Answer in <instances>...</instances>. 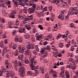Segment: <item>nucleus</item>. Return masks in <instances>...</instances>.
Instances as JSON below:
<instances>
[{"label": "nucleus", "instance_id": "nucleus-49", "mask_svg": "<svg viewBox=\"0 0 78 78\" xmlns=\"http://www.w3.org/2000/svg\"><path fill=\"white\" fill-rule=\"evenodd\" d=\"M75 58H76V63H78V56L77 55H75Z\"/></svg>", "mask_w": 78, "mask_h": 78}, {"label": "nucleus", "instance_id": "nucleus-59", "mask_svg": "<svg viewBox=\"0 0 78 78\" xmlns=\"http://www.w3.org/2000/svg\"><path fill=\"white\" fill-rule=\"evenodd\" d=\"M57 73H54L53 75V78H55V77H56V75H57Z\"/></svg>", "mask_w": 78, "mask_h": 78}, {"label": "nucleus", "instance_id": "nucleus-15", "mask_svg": "<svg viewBox=\"0 0 78 78\" xmlns=\"http://www.w3.org/2000/svg\"><path fill=\"white\" fill-rule=\"evenodd\" d=\"M24 37L26 39H29L30 37V35L26 33L24 35Z\"/></svg>", "mask_w": 78, "mask_h": 78}, {"label": "nucleus", "instance_id": "nucleus-33", "mask_svg": "<svg viewBox=\"0 0 78 78\" xmlns=\"http://www.w3.org/2000/svg\"><path fill=\"white\" fill-rule=\"evenodd\" d=\"M25 63L27 64L29 63V60L27 58H25L24 59Z\"/></svg>", "mask_w": 78, "mask_h": 78}, {"label": "nucleus", "instance_id": "nucleus-36", "mask_svg": "<svg viewBox=\"0 0 78 78\" xmlns=\"http://www.w3.org/2000/svg\"><path fill=\"white\" fill-rule=\"evenodd\" d=\"M28 74L31 75H33V74H34V73H33L32 71H30L28 72Z\"/></svg>", "mask_w": 78, "mask_h": 78}, {"label": "nucleus", "instance_id": "nucleus-48", "mask_svg": "<svg viewBox=\"0 0 78 78\" xmlns=\"http://www.w3.org/2000/svg\"><path fill=\"white\" fill-rule=\"evenodd\" d=\"M62 17V14H60L58 16V19H61V18Z\"/></svg>", "mask_w": 78, "mask_h": 78}, {"label": "nucleus", "instance_id": "nucleus-57", "mask_svg": "<svg viewBox=\"0 0 78 78\" xmlns=\"http://www.w3.org/2000/svg\"><path fill=\"white\" fill-rule=\"evenodd\" d=\"M19 40V38L17 37H16V38L15 39V42H17L18 40Z\"/></svg>", "mask_w": 78, "mask_h": 78}, {"label": "nucleus", "instance_id": "nucleus-8", "mask_svg": "<svg viewBox=\"0 0 78 78\" xmlns=\"http://www.w3.org/2000/svg\"><path fill=\"white\" fill-rule=\"evenodd\" d=\"M30 67L31 69H32V70H35V73L34 74H36V75H37L38 74V71H37V69H36V68L35 67V66H34L33 64H32L30 65Z\"/></svg>", "mask_w": 78, "mask_h": 78}, {"label": "nucleus", "instance_id": "nucleus-12", "mask_svg": "<svg viewBox=\"0 0 78 78\" xmlns=\"http://www.w3.org/2000/svg\"><path fill=\"white\" fill-rule=\"evenodd\" d=\"M28 11L29 13L31 14L32 13H34V11H35V9L32 8H29L28 9Z\"/></svg>", "mask_w": 78, "mask_h": 78}, {"label": "nucleus", "instance_id": "nucleus-37", "mask_svg": "<svg viewBox=\"0 0 78 78\" xmlns=\"http://www.w3.org/2000/svg\"><path fill=\"white\" fill-rule=\"evenodd\" d=\"M0 47L1 48H3L4 47V45H3V41H1L0 44Z\"/></svg>", "mask_w": 78, "mask_h": 78}, {"label": "nucleus", "instance_id": "nucleus-19", "mask_svg": "<svg viewBox=\"0 0 78 78\" xmlns=\"http://www.w3.org/2000/svg\"><path fill=\"white\" fill-rule=\"evenodd\" d=\"M24 27H26V29L28 30H30L31 29V26L28 24H25Z\"/></svg>", "mask_w": 78, "mask_h": 78}, {"label": "nucleus", "instance_id": "nucleus-55", "mask_svg": "<svg viewBox=\"0 0 78 78\" xmlns=\"http://www.w3.org/2000/svg\"><path fill=\"white\" fill-rule=\"evenodd\" d=\"M9 77V73H6V78H8Z\"/></svg>", "mask_w": 78, "mask_h": 78}, {"label": "nucleus", "instance_id": "nucleus-40", "mask_svg": "<svg viewBox=\"0 0 78 78\" xmlns=\"http://www.w3.org/2000/svg\"><path fill=\"white\" fill-rule=\"evenodd\" d=\"M18 65L19 67H22V66H23V64L20 62H18Z\"/></svg>", "mask_w": 78, "mask_h": 78}, {"label": "nucleus", "instance_id": "nucleus-53", "mask_svg": "<svg viewBox=\"0 0 78 78\" xmlns=\"http://www.w3.org/2000/svg\"><path fill=\"white\" fill-rule=\"evenodd\" d=\"M40 10V6L37 5V11H39Z\"/></svg>", "mask_w": 78, "mask_h": 78}, {"label": "nucleus", "instance_id": "nucleus-25", "mask_svg": "<svg viewBox=\"0 0 78 78\" xmlns=\"http://www.w3.org/2000/svg\"><path fill=\"white\" fill-rule=\"evenodd\" d=\"M46 54H43L42 55V56L43 57V58H45V57H47V56L48 55V52H47V51H46Z\"/></svg>", "mask_w": 78, "mask_h": 78}, {"label": "nucleus", "instance_id": "nucleus-38", "mask_svg": "<svg viewBox=\"0 0 78 78\" xmlns=\"http://www.w3.org/2000/svg\"><path fill=\"white\" fill-rule=\"evenodd\" d=\"M72 67V63H70V65H67L66 66V68H70V67Z\"/></svg>", "mask_w": 78, "mask_h": 78}, {"label": "nucleus", "instance_id": "nucleus-32", "mask_svg": "<svg viewBox=\"0 0 78 78\" xmlns=\"http://www.w3.org/2000/svg\"><path fill=\"white\" fill-rule=\"evenodd\" d=\"M55 3H56V5H57V6H58V7H60L61 6V3H60L59 1H58V2H56Z\"/></svg>", "mask_w": 78, "mask_h": 78}, {"label": "nucleus", "instance_id": "nucleus-62", "mask_svg": "<svg viewBox=\"0 0 78 78\" xmlns=\"http://www.w3.org/2000/svg\"><path fill=\"white\" fill-rule=\"evenodd\" d=\"M40 53L43 54L44 53V49H42L40 51Z\"/></svg>", "mask_w": 78, "mask_h": 78}, {"label": "nucleus", "instance_id": "nucleus-29", "mask_svg": "<svg viewBox=\"0 0 78 78\" xmlns=\"http://www.w3.org/2000/svg\"><path fill=\"white\" fill-rule=\"evenodd\" d=\"M75 9V10H74L73 11V12H74V14H76V16H78V10H76V9ZM76 10V11H75Z\"/></svg>", "mask_w": 78, "mask_h": 78}, {"label": "nucleus", "instance_id": "nucleus-50", "mask_svg": "<svg viewBox=\"0 0 78 78\" xmlns=\"http://www.w3.org/2000/svg\"><path fill=\"white\" fill-rule=\"evenodd\" d=\"M44 76L45 78H50V76H48V75L47 73Z\"/></svg>", "mask_w": 78, "mask_h": 78}, {"label": "nucleus", "instance_id": "nucleus-56", "mask_svg": "<svg viewBox=\"0 0 78 78\" xmlns=\"http://www.w3.org/2000/svg\"><path fill=\"white\" fill-rule=\"evenodd\" d=\"M51 72L52 73V74L55 73H56V71H55L54 70H53V69H51Z\"/></svg>", "mask_w": 78, "mask_h": 78}, {"label": "nucleus", "instance_id": "nucleus-18", "mask_svg": "<svg viewBox=\"0 0 78 78\" xmlns=\"http://www.w3.org/2000/svg\"><path fill=\"white\" fill-rule=\"evenodd\" d=\"M23 54H21V55H19L18 56V58L20 60H23Z\"/></svg>", "mask_w": 78, "mask_h": 78}, {"label": "nucleus", "instance_id": "nucleus-20", "mask_svg": "<svg viewBox=\"0 0 78 78\" xmlns=\"http://www.w3.org/2000/svg\"><path fill=\"white\" fill-rule=\"evenodd\" d=\"M14 64V67L15 68H16L17 67V65H18V62L17 60L14 61L13 62Z\"/></svg>", "mask_w": 78, "mask_h": 78}, {"label": "nucleus", "instance_id": "nucleus-23", "mask_svg": "<svg viewBox=\"0 0 78 78\" xmlns=\"http://www.w3.org/2000/svg\"><path fill=\"white\" fill-rule=\"evenodd\" d=\"M64 71H62L60 73V76L61 77H62V78H63V77H64Z\"/></svg>", "mask_w": 78, "mask_h": 78}, {"label": "nucleus", "instance_id": "nucleus-31", "mask_svg": "<svg viewBox=\"0 0 78 78\" xmlns=\"http://www.w3.org/2000/svg\"><path fill=\"white\" fill-rule=\"evenodd\" d=\"M46 50H48V51H51V49H50V46L47 45L46 48Z\"/></svg>", "mask_w": 78, "mask_h": 78}, {"label": "nucleus", "instance_id": "nucleus-45", "mask_svg": "<svg viewBox=\"0 0 78 78\" xmlns=\"http://www.w3.org/2000/svg\"><path fill=\"white\" fill-rule=\"evenodd\" d=\"M38 27L41 30H43V27H42V26L41 25H39L38 26Z\"/></svg>", "mask_w": 78, "mask_h": 78}, {"label": "nucleus", "instance_id": "nucleus-54", "mask_svg": "<svg viewBox=\"0 0 78 78\" xmlns=\"http://www.w3.org/2000/svg\"><path fill=\"white\" fill-rule=\"evenodd\" d=\"M73 45L74 47H77L76 43V42H74V43L73 44Z\"/></svg>", "mask_w": 78, "mask_h": 78}, {"label": "nucleus", "instance_id": "nucleus-41", "mask_svg": "<svg viewBox=\"0 0 78 78\" xmlns=\"http://www.w3.org/2000/svg\"><path fill=\"white\" fill-rule=\"evenodd\" d=\"M61 37V34H59L57 36L56 39L57 40L59 39V38H60Z\"/></svg>", "mask_w": 78, "mask_h": 78}, {"label": "nucleus", "instance_id": "nucleus-47", "mask_svg": "<svg viewBox=\"0 0 78 78\" xmlns=\"http://www.w3.org/2000/svg\"><path fill=\"white\" fill-rule=\"evenodd\" d=\"M9 60H6L5 61V65H7L8 64H9Z\"/></svg>", "mask_w": 78, "mask_h": 78}, {"label": "nucleus", "instance_id": "nucleus-2", "mask_svg": "<svg viewBox=\"0 0 78 78\" xmlns=\"http://www.w3.org/2000/svg\"><path fill=\"white\" fill-rule=\"evenodd\" d=\"M75 9L73 7H71L69 9V12L68 13V14L65 17V19H69V15H73L74 14H75V12L73 11H75Z\"/></svg>", "mask_w": 78, "mask_h": 78}, {"label": "nucleus", "instance_id": "nucleus-43", "mask_svg": "<svg viewBox=\"0 0 78 78\" xmlns=\"http://www.w3.org/2000/svg\"><path fill=\"white\" fill-rule=\"evenodd\" d=\"M63 5L64 6H66L67 5V3L66 1H64V2L63 3Z\"/></svg>", "mask_w": 78, "mask_h": 78}, {"label": "nucleus", "instance_id": "nucleus-58", "mask_svg": "<svg viewBox=\"0 0 78 78\" xmlns=\"http://www.w3.org/2000/svg\"><path fill=\"white\" fill-rule=\"evenodd\" d=\"M73 25V23H71L70 24V27L72 28H73V27H74V26Z\"/></svg>", "mask_w": 78, "mask_h": 78}, {"label": "nucleus", "instance_id": "nucleus-13", "mask_svg": "<svg viewBox=\"0 0 78 78\" xmlns=\"http://www.w3.org/2000/svg\"><path fill=\"white\" fill-rule=\"evenodd\" d=\"M30 60V61L31 63H32V64H36L37 62L36 60H34V58H32L31 57H29Z\"/></svg>", "mask_w": 78, "mask_h": 78}, {"label": "nucleus", "instance_id": "nucleus-61", "mask_svg": "<svg viewBox=\"0 0 78 78\" xmlns=\"http://www.w3.org/2000/svg\"><path fill=\"white\" fill-rule=\"evenodd\" d=\"M42 19H40L39 20V23H42Z\"/></svg>", "mask_w": 78, "mask_h": 78}, {"label": "nucleus", "instance_id": "nucleus-16", "mask_svg": "<svg viewBox=\"0 0 78 78\" xmlns=\"http://www.w3.org/2000/svg\"><path fill=\"white\" fill-rule=\"evenodd\" d=\"M1 2L2 3V4L0 6L1 7H2V8H5L6 6V4H5V0H1Z\"/></svg>", "mask_w": 78, "mask_h": 78}, {"label": "nucleus", "instance_id": "nucleus-44", "mask_svg": "<svg viewBox=\"0 0 78 78\" xmlns=\"http://www.w3.org/2000/svg\"><path fill=\"white\" fill-rule=\"evenodd\" d=\"M48 9L49 11L51 12V10H52V9H53V8L51 6H50L48 7Z\"/></svg>", "mask_w": 78, "mask_h": 78}, {"label": "nucleus", "instance_id": "nucleus-22", "mask_svg": "<svg viewBox=\"0 0 78 78\" xmlns=\"http://www.w3.org/2000/svg\"><path fill=\"white\" fill-rule=\"evenodd\" d=\"M52 38V35L51 34H49V35L47 36V38H46V40L48 41V39H50Z\"/></svg>", "mask_w": 78, "mask_h": 78}, {"label": "nucleus", "instance_id": "nucleus-24", "mask_svg": "<svg viewBox=\"0 0 78 78\" xmlns=\"http://www.w3.org/2000/svg\"><path fill=\"white\" fill-rule=\"evenodd\" d=\"M33 3H34L30 2V3H29V6H32L33 8H36V5L34 4Z\"/></svg>", "mask_w": 78, "mask_h": 78}, {"label": "nucleus", "instance_id": "nucleus-5", "mask_svg": "<svg viewBox=\"0 0 78 78\" xmlns=\"http://www.w3.org/2000/svg\"><path fill=\"white\" fill-rule=\"evenodd\" d=\"M20 72V75L21 77H24L25 76V73L24 72V70H25V68L24 67H23L20 69H19Z\"/></svg>", "mask_w": 78, "mask_h": 78}, {"label": "nucleus", "instance_id": "nucleus-42", "mask_svg": "<svg viewBox=\"0 0 78 78\" xmlns=\"http://www.w3.org/2000/svg\"><path fill=\"white\" fill-rule=\"evenodd\" d=\"M54 18H55V15H51V21L54 20Z\"/></svg>", "mask_w": 78, "mask_h": 78}, {"label": "nucleus", "instance_id": "nucleus-51", "mask_svg": "<svg viewBox=\"0 0 78 78\" xmlns=\"http://www.w3.org/2000/svg\"><path fill=\"white\" fill-rule=\"evenodd\" d=\"M10 1H9V0L6 1H5V3L6 4H7V5H10Z\"/></svg>", "mask_w": 78, "mask_h": 78}, {"label": "nucleus", "instance_id": "nucleus-34", "mask_svg": "<svg viewBox=\"0 0 78 78\" xmlns=\"http://www.w3.org/2000/svg\"><path fill=\"white\" fill-rule=\"evenodd\" d=\"M58 46L60 48H62V47L63 46V43H60L58 44Z\"/></svg>", "mask_w": 78, "mask_h": 78}, {"label": "nucleus", "instance_id": "nucleus-28", "mask_svg": "<svg viewBox=\"0 0 78 78\" xmlns=\"http://www.w3.org/2000/svg\"><path fill=\"white\" fill-rule=\"evenodd\" d=\"M5 56L7 58L9 59H10L11 58V56L9 54H6L5 55Z\"/></svg>", "mask_w": 78, "mask_h": 78}, {"label": "nucleus", "instance_id": "nucleus-64", "mask_svg": "<svg viewBox=\"0 0 78 78\" xmlns=\"http://www.w3.org/2000/svg\"><path fill=\"white\" fill-rule=\"evenodd\" d=\"M33 33H34L36 32V28H34L33 29Z\"/></svg>", "mask_w": 78, "mask_h": 78}, {"label": "nucleus", "instance_id": "nucleus-4", "mask_svg": "<svg viewBox=\"0 0 78 78\" xmlns=\"http://www.w3.org/2000/svg\"><path fill=\"white\" fill-rule=\"evenodd\" d=\"M14 28H18V32H19V33H26V30H25V28H23V29H22L21 28L17 27H14Z\"/></svg>", "mask_w": 78, "mask_h": 78}, {"label": "nucleus", "instance_id": "nucleus-30", "mask_svg": "<svg viewBox=\"0 0 78 78\" xmlns=\"http://www.w3.org/2000/svg\"><path fill=\"white\" fill-rule=\"evenodd\" d=\"M12 48L13 50H16L17 48V45L15 44H14L12 46Z\"/></svg>", "mask_w": 78, "mask_h": 78}, {"label": "nucleus", "instance_id": "nucleus-9", "mask_svg": "<svg viewBox=\"0 0 78 78\" xmlns=\"http://www.w3.org/2000/svg\"><path fill=\"white\" fill-rule=\"evenodd\" d=\"M43 35H39L38 33H37L35 34L36 39L37 41H41Z\"/></svg>", "mask_w": 78, "mask_h": 78}, {"label": "nucleus", "instance_id": "nucleus-11", "mask_svg": "<svg viewBox=\"0 0 78 78\" xmlns=\"http://www.w3.org/2000/svg\"><path fill=\"white\" fill-rule=\"evenodd\" d=\"M70 62H72L73 66H76V64L75 63H73V62H74V60L73 59V58H69L66 61V63H67V64H68L69 63H70Z\"/></svg>", "mask_w": 78, "mask_h": 78}, {"label": "nucleus", "instance_id": "nucleus-6", "mask_svg": "<svg viewBox=\"0 0 78 78\" xmlns=\"http://www.w3.org/2000/svg\"><path fill=\"white\" fill-rule=\"evenodd\" d=\"M22 19L23 20L22 22L23 23H27V21L28 20V19L30 20H33V18L32 17L28 18L27 17H23L22 18Z\"/></svg>", "mask_w": 78, "mask_h": 78}, {"label": "nucleus", "instance_id": "nucleus-21", "mask_svg": "<svg viewBox=\"0 0 78 78\" xmlns=\"http://www.w3.org/2000/svg\"><path fill=\"white\" fill-rule=\"evenodd\" d=\"M10 75H11V78H13L15 76V73L14 71H11L10 73Z\"/></svg>", "mask_w": 78, "mask_h": 78}, {"label": "nucleus", "instance_id": "nucleus-1", "mask_svg": "<svg viewBox=\"0 0 78 78\" xmlns=\"http://www.w3.org/2000/svg\"><path fill=\"white\" fill-rule=\"evenodd\" d=\"M27 49L25 51V56H30V57L31 58V51L30 50L33 49L34 48V46L31 44H29L27 45Z\"/></svg>", "mask_w": 78, "mask_h": 78}, {"label": "nucleus", "instance_id": "nucleus-39", "mask_svg": "<svg viewBox=\"0 0 78 78\" xmlns=\"http://www.w3.org/2000/svg\"><path fill=\"white\" fill-rule=\"evenodd\" d=\"M66 36H65V37H67V36L69 35V33H70V32H69V31L68 30H67L66 32Z\"/></svg>", "mask_w": 78, "mask_h": 78}, {"label": "nucleus", "instance_id": "nucleus-17", "mask_svg": "<svg viewBox=\"0 0 78 78\" xmlns=\"http://www.w3.org/2000/svg\"><path fill=\"white\" fill-rule=\"evenodd\" d=\"M13 23L12 22H9L8 23V26L9 28H12Z\"/></svg>", "mask_w": 78, "mask_h": 78}, {"label": "nucleus", "instance_id": "nucleus-3", "mask_svg": "<svg viewBox=\"0 0 78 78\" xmlns=\"http://www.w3.org/2000/svg\"><path fill=\"white\" fill-rule=\"evenodd\" d=\"M26 48V47L25 46H22L21 45H20L18 47L19 51L20 53H23Z\"/></svg>", "mask_w": 78, "mask_h": 78}, {"label": "nucleus", "instance_id": "nucleus-27", "mask_svg": "<svg viewBox=\"0 0 78 78\" xmlns=\"http://www.w3.org/2000/svg\"><path fill=\"white\" fill-rule=\"evenodd\" d=\"M40 70L41 71H42V74H44V67H42L41 68H40Z\"/></svg>", "mask_w": 78, "mask_h": 78}, {"label": "nucleus", "instance_id": "nucleus-60", "mask_svg": "<svg viewBox=\"0 0 78 78\" xmlns=\"http://www.w3.org/2000/svg\"><path fill=\"white\" fill-rule=\"evenodd\" d=\"M59 2V0H54L53 2L54 3H55L56 2Z\"/></svg>", "mask_w": 78, "mask_h": 78}, {"label": "nucleus", "instance_id": "nucleus-10", "mask_svg": "<svg viewBox=\"0 0 78 78\" xmlns=\"http://www.w3.org/2000/svg\"><path fill=\"white\" fill-rule=\"evenodd\" d=\"M38 46L39 45H36L35 46L36 50H34L33 52V53L34 55H37V51H39V49L38 48Z\"/></svg>", "mask_w": 78, "mask_h": 78}, {"label": "nucleus", "instance_id": "nucleus-46", "mask_svg": "<svg viewBox=\"0 0 78 78\" xmlns=\"http://www.w3.org/2000/svg\"><path fill=\"white\" fill-rule=\"evenodd\" d=\"M37 2V0H32L31 1H30V2L32 3H34V2Z\"/></svg>", "mask_w": 78, "mask_h": 78}, {"label": "nucleus", "instance_id": "nucleus-52", "mask_svg": "<svg viewBox=\"0 0 78 78\" xmlns=\"http://www.w3.org/2000/svg\"><path fill=\"white\" fill-rule=\"evenodd\" d=\"M23 41V38H22V37H20L19 40V42L20 43H22V42Z\"/></svg>", "mask_w": 78, "mask_h": 78}, {"label": "nucleus", "instance_id": "nucleus-26", "mask_svg": "<svg viewBox=\"0 0 78 78\" xmlns=\"http://www.w3.org/2000/svg\"><path fill=\"white\" fill-rule=\"evenodd\" d=\"M54 39H55V38H53V39L50 40L51 45H53L54 44V43H55V41L54 40Z\"/></svg>", "mask_w": 78, "mask_h": 78}, {"label": "nucleus", "instance_id": "nucleus-63", "mask_svg": "<svg viewBox=\"0 0 78 78\" xmlns=\"http://www.w3.org/2000/svg\"><path fill=\"white\" fill-rule=\"evenodd\" d=\"M1 22H2V23H5V19H4L3 18H2L1 19Z\"/></svg>", "mask_w": 78, "mask_h": 78}, {"label": "nucleus", "instance_id": "nucleus-35", "mask_svg": "<svg viewBox=\"0 0 78 78\" xmlns=\"http://www.w3.org/2000/svg\"><path fill=\"white\" fill-rule=\"evenodd\" d=\"M19 55V52H18V51L17 50H16L14 52V55L15 56H17Z\"/></svg>", "mask_w": 78, "mask_h": 78}, {"label": "nucleus", "instance_id": "nucleus-7", "mask_svg": "<svg viewBox=\"0 0 78 78\" xmlns=\"http://www.w3.org/2000/svg\"><path fill=\"white\" fill-rule=\"evenodd\" d=\"M16 14V9H15L14 10H12L10 15V18H12V19L14 18L15 16L14 15Z\"/></svg>", "mask_w": 78, "mask_h": 78}, {"label": "nucleus", "instance_id": "nucleus-14", "mask_svg": "<svg viewBox=\"0 0 78 78\" xmlns=\"http://www.w3.org/2000/svg\"><path fill=\"white\" fill-rule=\"evenodd\" d=\"M6 69L5 68H2L0 70V76H2V75H3V72H6Z\"/></svg>", "mask_w": 78, "mask_h": 78}]
</instances>
